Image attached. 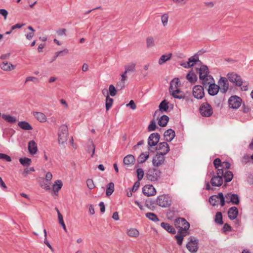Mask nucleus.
Returning a JSON list of instances; mask_svg holds the SVG:
<instances>
[{"label": "nucleus", "instance_id": "obj_21", "mask_svg": "<svg viewBox=\"0 0 253 253\" xmlns=\"http://www.w3.org/2000/svg\"><path fill=\"white\" fill-rule=\"evenodd\" d=\"M159 107V110H157L155 112L154 117H156L157 115H159V114L160 112L167 111L168 110V102L166 100L162 101L160 103Z\"/></svg>", "mask_w": 253, "mask_h": 253}, {"label": "nucleus", "instance_id": "obj_22", "mask_svg": "<svg viewBox=\"0 0 253 253\" xmlns=\"http://www.w3.org/2000/svg\"><path fill=\"white\" fill-rule=\"evenodd\" d=\"M175 131L172 129L166 130L164 134V139L166 141L170 142L175 137Z\"/></svg>", "mask_w": 253, "mask_h": 253}, {"label": "nucleus", "instance_id": "obj_27", "mask_svg": "<svg viewBox=\"0 0 253 253\" xmlns=\"http://www.w3.org/2000/svg\"><path fill=\"white\" fill-rule=\"evenodd\" d=\"M197 62H199L200 64H202V62L199 60V57L197 55H194V56L190 57L188 59V61L187 62V66L191 67L193 66Z\"/></svg>", "mask_w": 253, "mask_h": 253}, {"label": "nucleus", "instance_id": "obj_8", "mask_svg": "<svg viewBox=\"0 0 253 253\" xmlns=\"http://www.w3.org/2000/svg\"><path fill=\"white\" fill-rule=\"evenodd\" d=\"M229 81L235 84L236 85L241 86L243 84V81L241 77L237 74L232 73H228L227 75Z\"/></svg>", "mask_w": 253, "mask_h": 253}, {"label": "nucleus", "instance_id": "obj_29", "mask_svg": "<svg viewBox=\"0 0 253 253\" xmlns=\"http://www.w3.org/2000/svg\"><path fill=\"white\" fill-rule=\"evenodd\" d=\"M161 226L162 228L165 229L166 231L170 233L171 234H175L176 231L175 229L172 226L170 225L169 224L165 222H162L161 224Z\"/></svg>", "mask_w": 253, "mask_h": 253}, {"label": "nucleus", "instance_id": "obj_30", "mask_svg": "<svg viewBox=\"0 0 253 253\" xmlns=\"http://www.w3.org/2000/svg\"><path fill=\"white\" fill-rule=\"evenodd\" d=\"M186 79L189 82L192 84L195 83L197 81V77L192 70L187 74Z\"/></svg>", "mask_w": 253, "mask_h": 253}, {"label": "nucleus", "instance_id": "obj_26", "mask_svg": "<svg viewBox=\"0 0 253 253\" xmlns=\"http://www.w3.org/2000/svg\"><path fill=\"white\" fill-rule=\"evenodd\" d=\"M135 158L132 155H127L126 156L123 161V163L125 165L130 166L134 164Z\"/></svg>", "mask_w": 253, "mask_h": 253}, {"label": "nucleus", "instance_id": "obj_19", "mask_svg": "<svg viewBox=\"0 0 253 253\" xmlns=\"http://www.w3.org/2000/svg\"><path fill=\"white\" fill-rule=\"evenodd\" d=\"M200 80L201 81V84L204 86L206 87L210 84L214 82L213 77L210 74L202 78H199Z\"/></svg>", "mask_w": 253, "mask_h": 253}, {"label": "nucleus", "instance_id": "obj_2", "mask_svg": "<svg viewBox=\"0 0 253 253\" xmlns=\"http://www.w3.org/2000/svg\"><path fill=\"white\" fill-rule=\"evenodd\" d=\"M156 204L162 208H167L171 205V200L167 195H160L157 198Z\"/></svg>", "mask_w": 253, "mask_h": 253}, {"label": "nucleus", "instance_id": "obj_7", "mask_svg": "<svg viewBox=\"0 0 253 253\" xmlns=\"http://www.w3.org/2000/svg\"><path fill=\"white\" fill-rule=\"evenodd\" d=\"M241 98L236 95L232 96L228 99L229 106L233 109H238L241 106Z\"/></svg>", "mask_w": 253, "mask_h": 253}, {"label": "nucleus", "instance_id": "obj_55", "mask_svg": "<svg viewBox=\"0 0 253 253\" xmlns=\"http://www.w3.org/2000/svg\"><path fill=\"white\" fill-rule=\"evenodd\" d=\"M86 184L87 187L90 190L95 187V185L92 179H87L86 180Z\"/></svg>", "mask_w": 253, "mask_h": 253}, {"label": "nucleus", "instance_id": "obj_20", "mask_svg": "<svg viewBox=\"0 0 253 253\" xmlns=\"http://www.w3.org/2000/svg\"><path fill=\"white\" fill-rule=\"evenodd\" d=\"M219 89V86L213 82L209 85L208 92L210 95L214 96L217 94Z\"/></svg>", "mask_w": 253, "mask_h": 253}, {"label": "nucleus", "instance_id": "obj_13", "mask_svg": "<svg viewBox=\"0 0 253 253\" xmlns=\"http://www.w3.org/2000/svg\"><path fill=\"white\" fill-rule=\"evenodd\" d=\"M188 230L183 229H179L177 235L175 236V238L176 239L178 245L181 246L182 245L183 238L189 234Z\"/></svg>", "mask_w": 253, "mask_h": 253}, {"label": "nucleus", "instance_id": "obj_3", "mask_svg": "<svg viewBox=\"0 0 253 253\" xmlns=\"http://www.w3.org/2000/svg\"><path fill=\"white\" fill-rule=\"evenodd\" d=\"M161 171L156 168L150 169L146 173V177L151 181H156L160 178Z\"/></svg>", "mask_w": 253, "mask_h": 253}, {"label": "nucleus", "instance_id": "obj_41", "mask_svg": "<svg viewBox=\"0 0 253 253\" xmlns=\"http://www.w3.org/2000/svg\"><path fill=\"white\" fill-rule=\"evenodd\" d=\"M114 191V184L113 182H110L107 187L106 194L107 196H110Z\"/></svg>", "mask_w": 253, "mask_h": 253}, {"label": "nucleus", "instance_id": "obj_24", "mask_svg": "<svg viewBox=\"0 0 253 253\" xmlns=\"http://www.w3.org/2000/svg\"><path fill=\"white\" fill-rule=\"evenodd\" d=\"M238 214V210L236 207L230 208L228 211V216L230 219H235Z\"/></svg>", "mask_w": 253, "mask_h": 253}, {"label": "nucleus", "instance_id": "obj_36", "mask_svg": "<svg viewBox=\"0 0 253 253\" xmlns=\"http://www.w3.org/2000/svg\"><path fill=\"white\" fill-rule=\"evenodd\" d=\"M171 56H172V54L171 53L167 54V55H166V54L163 55L162 56H161L160 58L159 59V60L158 62L159 64L160 65L163 64L167 61L170 60L171 57Z\"/></svg>", "mask_w": 253, "mask_h": 253}, {"label": "nucleus", "instance_id": "obj_16", "mask_svg": "<svg viewBox=\"0 0 253 253\" xmlns=\"http://www.w3.org/2000/svg\"><path fill=\"white\" fill-rule=\"evenodd\" d=\"M156 150L160 151L159 153L163 155H166L170 150L169 145L165 142L159 143Z\"/></svg>", "mask_w": 253, "mask_h": 253}, {"label": "nucleus", "instance_id": "obj_49", "mask_svg": "<svg viewBox=\"0 0 253 253\" xmlns=\"http://www.w3.org/2000/svg\"><path fill=\"white\" fill-rule=\"evenodd\" d=\"M146 45L147 47H151L155 45V42L153 37H149L147 38Z\"/></svg>", "mask_w": 253, "mask_h": 253}, {"label": "nucleus", "instance_id": "obj_14", "mask_svg": "<svg viewBox=\"0 0 253 253\" xmlns=\"http://www.w3.org/2000/svg\"><path fill=\"white\" fill-rule=\"evenodd\" d=\"M218 85L220 87V91L225 93L227 92L229 87V84L227 79L225 77H221L218 82Z\"/></svg>", "mask_w": 253, "mask_h": 253}, {"label": "nucleus", "instance_id": "obj_37", "mask_svg": "<svg viewBox=\"0 0 253 253\" xmlns=\"http://www.w3.org/2000/svg\"><path fill=\"white\" fill-rule=\"evenodd\" d=\"M223 177L224 178L225 182H229L233 179V174L232 171L226 170Z\"/></svg>", "mask_w": 253, "mask_h": 253}, {"label": "nucleus", "instance_id": "obj_52", "mask_svg": "<svg viewBox=\"0 0 253 253\" xmlns=\"http://www.w3.org/2000/svg\"><path fill=\"white\" fill-rule=\"evenodd\" d=\"M168 19H169V15L168 14L165 13V14H164L162 16L161 21H162V24L164 27L167 25L168 22Z\"/></svg>", "mask_w": 253, "mask_h": 253}, {"label": "nucleus", "instance_id": "obj_57", "mask_svg": "<svg viewBox=\"0 0 253 253\" xmlns=\"http://www.w3.org/2000/svg\"><path fill=\"white\" fill-rule=\"evenodd\" d=\"M218 198H219V200L220 201V205L221 207H223L225 205V197L223 196L222 193L220 192L218 193Z\"/></svg>", "mask_w": 253, "mask_h": 253}, {"label": "nucleus", "instance_id": "obj_61", "mask_svg": "<svg viewBox=\"0 0 253 253\" xmlns=\"http://www.w3.org/2000/svg\"><path fill=\"white\" fill-rule=\"evenodd\" d=\"M35 171V169L33 167H31L30 168H26L24 171H23V175L24 176H26L28 175V174L31 172V171Z\"/></svg>", "mask_w": 253, "mask_h": 253}, {"label": "nucleus", "instance_id": "obj_38", "mask_svg": "<svg viewBox=\"0 0 253 253\" xmlns=\"http://www.w3.org/2000/svg\"><path fill=\"white\" fill-rule=\"evenodd\" d=\"M62 181L60 180H57L53 185V190L55 193H58L59 190L62 188Z\"/></svg>", "mask_w": 253, "mask_h": 253}, {"label": "nucleus", "instance_id": "obj_12", "mask_svg": "<svg viewBox=\"0 0 253 253\" xmlns=\"http://www.w3.org/2000/svg\"><path fill=\"white\" fill-rule=\"evenodd\" d=\"M212 176L211 179V183L213 186L219 187L222 185L223 183V178L220 176L214 175V172L212 171L210 173Z\"/></svg>", "mask_w": 253, "mask_h": 253}, {"label": "nucleus", "instance_id": "obj_31", "mask_svg": "<svg viewBox=\"0 0 253 253\" xmlns=\"http://www.w3.org/2000/svg\"><path fill=\"white\" fill-rule=\"evenodd\" d=\"M34 116L40 122L44 123L46 121V116L42 112H34Z\"/></svg>", "mask_w": 253, "mask_h": 253}, {"label": "nucleus", "instance_id": "obj_32", "mask_svg": "<svg viewBox=\"0 0 253 253\" xmlns=\"http://www.w3.org/2000/svg\"><path fill=\"white\" fill-rule=\"evenodd\" d=\"M180 83L178 78L173 79L170 83L169 90L175 89L178 88Z\"/></svg>", "mask_w": 253, "mask_h": 253}, {"label": "nucleus", "instance_id": "obj_51", "mask_svg": "<svg viewBox=\"0 0 253 253\" xmlns=\"http://www.w3.org/2000/svg\"><path fill=\"white\" fill-rule=\"evenodd\" d=\"M58 220L59 224H61L63 228L64 229V231L65 232H67V230L66 229L65 224L64 223V220H63V217L62 214L60 213H59V217H58Z\"/></svg>", "mask_w": 253, "mask_h": 253}, {"label": "nucleus", "instance_id": "obj_23", "mask_svg": "<svg viewBox=\"0 0 253 253\" xmlns=\"http://www.w3.org/2000/svg\"><path fill=\"white\" fill-rule=\"evenodd\" d=\"M170 94L175 98L182 99L185 97L184 93H183L179 88L175 89L169 90Z\"/></svg>", "mask_w": 253, "mask_h": 253}, {"label": "nucleus", "instance_id": "obj_40", "mask_svg": "<svg viewBox=\"0 0 253 253\" xmlns=\"http://www.w3.org/2000/svg\"><path fill=\"white\" fill-rule=\"evenodd\" d=\"M219 199L218 194L217 195H212L209 198V202L213 206H215Z\"/></svg>", "mask_w": 253, "mask_h": 253}, {"label": "nucleus", "instance_id": "obj_1", "mask_svg": "<svg viewBox=\"0 0 253 253\" xmlns=\"http://www.w3.org/2000/svg\"><path fill=\"white\" fill-rule=\"evenodd\" d=\"M69 132L68 127L65 125H61L58 130V142L59 145H64L68 140Z\"/></svg>", "mask_w": 253, "mask_h": 253}, {"label": "nucleus", "instance_id": "obj_62", "mask_svg": "<svg viewBox=\"0 0 253 253\" xmlns=\"http://www.w3.org/2000/svg\"><path fill=\"white\" fill-rule=\"evenodd\" d=\"M69 51L67 49H64V50L60 51H57L55 53V54H57V56H63L67 54L68 53Z\"/></svg>", "mask_w": 253, "mask_h": 253}, {"label": "nucleus", "instance_id": "obj_6", "mask_svg": "<svg viewBox=\"0 0 253 253\" xmlns=\"http://www.w3.org/2000/svg\"><path fill=\"white\" fill-rule=\"evenodd\" d=\"M174 224L176 227L179 228V229H183L184 230H189L190 224L186 220L182 217H179L175 219Z\"/></svg>", "mask_w": 253, "mask_h": 253}, {"label": "nucleus", "instance_id": "obj_43", "mask_svg": "<svg viewBox=\"0 0 253 253\" xmlns=\"http://www.w3.org/2000/svg\"><path fill=\"white\" fill-rule=\"evenodd\" d=\"M135 64L131 63L130 64L125 66V72L127 73L129 72H134L135 70Z\"/></svg>", "mask_w": 253, "mask_h": 253}, {"label": "nucleus", "instance_id": "obj_42", "mask_svg": "<svg viewBox=\"0 0 253 253\" xmlns=\"http://www.w3.org/2000/svg\"><path fill=\"white\" fill-rule=\"evenodd\" d=\"M127 235L132 237H137L139 236V231L135 228H131L127 231Z\"/></svg>", "mask_w": 253, "mask_h": 253}, {"label": "nucleus", "instance_id": "obj_44", "mask_svg": "<svg viewBox=\"0 0 253 253\" xmlns=\"http://www.w3.org/2000/svg\"><path fill=\"white\" fill-rule=\"evenodd\" d=\"M146 216L150 220L154 221L157 222L159 221V219L156 214L152 212H147L146 213Z\"/></svg>", "mask_w": 253, "mask_h": 253}, {"label": "nucleus", "instance_id": "obj_18", "mask_svg": "<svg viewBox=\"0 0 253 253\" xmlns=\"http://www.w3.org/2000/svg\"><path fill=\"white\" fill-rule=\"evenodd\" d=\"M196 71L199 74V78H202L210 74L208 67L205 65H201L200 67L196 68Z\"/></svg>", "mask_w": 253, "mask_h": 253}, {"label": "nucleus", "instance_id": "obj_58", "mask_svg": "<svg viewBox=\"0 0 253 253\" xmlns=\"http://www.w3.org/2000/svg\"><path fill=\"white\" fill-rule=\"evenodd\" d=\"M156 125L155 122H154V121H151L150 124L149 125V126L148 127V131H154L156 129Z\"/></svg>", "mask_w": 253, "mask_h": 253}, {"label": "nucleus", "instance_id": "obj_9", "mask_svg": "<svg viewBox=\"0 0 253 253\" xmlns=\"http://www.w3.org/2000/svg\"><path fill=\"white\" fill-rule=\"evenodd\" d=\"M193 95L197 99L203 98L205 95L203 87L200 85L194 86L193 88Z\"/></svg>", "mask_w": 253, "mask_h": 253}, {"label": "nucleus", "instance_id": "obj_28", "mask_svg": "<svg viewBox=\"0 0 253 253\" xmlns=\"http://www.w3.org/2000/svg\"><path fill=\"white\" fill-rule=\"evenodd\" d=\"M28 150L31 154H36L38 151L36 142L34 140L30 141L28 143Z\"/></svg>", "mask_w": 253, "mask_h": 253}, {"label": "nucleus", "instance_id": "obj_54", "mask_svg": "<svg viewBox=\"0 0 253 253\" xmlns=\"http://www.w3.org/2000/svg\"><path fill=\"white\" fill-rule=\"evenodd\" d=\"M30 81L34 82L35 83H38L39 82V80L37 78L32 76H29L26 79L25 83L26 84V83Z\"/></svg>", "mask_w": 253, "mask_h": 253}, {"label": "nucleus", "instance_id": "obj_45", "mask_svg": "<svg viewBox=\"0 0 253 253\" xmlns=\"http://www.w3.org/2000/svg\"><path fill=\"white\" fill-rule=\"evenodd\" d=\"M19 162L21 165L25 167L30 165L32 162V160L30 158L25 157L23 158H20L19 159Z\"/></svg>", "mask_w": 253, "mask_h": 253}, {"label": "nucleus", "instance_id": "obj_15", "mask_svg": "<svg viewBox=\"0 0 253 253\" xmlns=\"http://www.w3.org/2000/svg\"><path fill=\"white\" fill-rule=\"evenodd\" d=\"M143 194L147 197L154 196L156 194V190L152 185H146L142 189Z\"/></svg>", "mask_w": 253, "mask_h": 253}, {"label": "nucleus", "instance_id": "obj_17", "mask_svg": "<svg viewBox=\"0 0 253 253\" xmlns=\"http://www.w3.org/2000/svg\"><path fill=\"white\" fill-rule=\"evenodd\" d=\"M225 197L226 198L227 203L231 202L235 205H238L239 204V198L237 194L228 193L225 195Z\"/></svg>", "mask_w": 253, "mask_h": 253}, {"label": "nucleus", "instance_id": "obj_4", "mask_svg": "<svg viewBox=\"0 0 253 253\" xmlns=\"http://www.w3.org/2000/svg\"><path fill=\"white\" fill-rule=\"evenodd\" d=\"M199 111L201 115L205 117H209L213 114L211 106L207 102H205L201 104Z\"/></svg>", "mask_w": 253, "mask_h": 253}, {"label": "nucleus", "instance_id": "obj_34", "mask_svg": "<svg viewBox=\"0 0 253 253\" xmlns=\"http://www.w3.org/2000/svg\"><path fill=\"white\" fill-rule=\"evenodd\" d=\"M18 125L24 130H30L33 129L32 126L28 123L25 121L19 122Z\"/></svg>", "mask_w": 253, "mask_h": 253}, {"label": "nucleus", "instance_id": "obj_39", "mask_svg": "<svg viewBox=\"0 0 253 253\" xmlns=\"http://www.w3.org/2000/svg\"><path fill=\"white\" fill-rule=\"evenodd\" d=\"M1 116L2 118L8 123H14L16 122V118L9 115L2 114Z\"/></svg>", "mask_w": 253, "mask_h": 253}, {"label": "nucleus", "instance_id": "obj_63", "mask_svg": "<svg viewBox=\"0 0 253 253\" xmlns=\"http://www.w3.org/2000/svg\"><path fill=\"white\" fill-rule=\"evenodd\" d=\"M139 186H140L139 182L138 181H136L134 183V185H133V187H132V188L131 189V191L133 192H135L137 190V189L138 188Z\"/></svg>", "mask_w": 253, "mask_h": 253}, {"label": "nucleus", "instance_id": "obj_53", "mask_svg": "<svg viewBox=\"0 0 253 253\" xmlns=\"http://www.w3.org/2000/svg\"><path fill=\"white\" fill-rule=\"evenodd\" d=\"M138 180H141L144 176V171L143 169L139 168L136 170Z\"/></svg>", "mask_w": 253, "mask_h": 253}, {"label": "nucleus", "instance_id": "obj_33", "mask_svg": "<svg viewBox=\"0 0 253 253\" xmlns=\"http://www.w3.org/2000/svg\"><path fill=\"white\" fill-rule=\"evenodd\" d=\"M169 120V118L167 115H163L160 118L158 121V124L160 126L164 127L166 126L167 125L168 121Z\"/></svg>", "mask_w": 253, "mask_h": 253}, {"label": "nucleus", "instance_id": "obj_25", "mask_svg": "<svg viewBox=\"0 0 253 253\" xmlns=\"http://www.w3.org/2000/svg\"><path fill=\"white\" fill-rule=\"evenodd\" d=\"M0 67L2 70L5 71H10L15 68V66L14 65L6 61H3L0 65Z\"/></svg>", "mask_w": 253, "mask_h": 253}, {"label": "nucleus", "instance_id": "obj_46", "mask_svg": "<svg viewBox=\"0 0 253 253\" xmlns=\"http://www.w3.org/2000/svg\"><path fill=\"white\" fill-rule=\"evenodd\" d=\"M214 221L218 224L221 225L223 223L222 221V213L220 212H217L216 213Z\"/></svg>", "mask_w": 253, "mask_h": 253}, {"label": "nucleus", "instance_id": "obj_47", "mask_svg": "<svg viewBox=\"0 0 253 253\" xmlns=\"http://www.w3.org/2000/svg\"><path fill=\"white\" fill-rule=\"evenodd\" d=\"M113 99L111 98H110L109 96H108V97H106V109L107 111L109 110L113 104Z\"/></svg>", "mask_w": 253, "mask_h": 253}, {"label": "nucleus", "instance_id": "obj_50", "mask_svg": "<svg viewBox=\"0 0 253 253\" xmlns=\"http://www.w3.org/2000/svg\"><path fill=\"white\" fill-rule=\"evenodd\" d=\"M117 92V89L115 88V87L113 85L111 84L109 87V93L112 96H114L116 95Z\"/></svg>", "mask_w": 253, "mask_h": 253}, {"label": "nucleus", "instance_id": "obj_60", "mask_svg": "<svg viewBox=\"0 0 253 253\" xmlns=\"http://www.w3.org/2000/svg\"><path fill=\"white\" fill-rule=\"evenodd\" d=\"M213 165L216 169H218L219 167H221L222 163L220 159L219 158L215 159L213 161Z\"/></svg>", "mask_w": 253, "mask_h": 253}, {"label": "nucleus", "instance_id": "obj_5", "mask_svg": "<svg viewBox=\"0 0 253 253\" xmlns=\"http://www.w3.org/2000/svg\"><path fill=\"white\" fill-rule=\"evenodd\" d=\"M188 240L189 242L186 245L187 249L192 253H196L198 249V240L194 239L193 237H190Z\"/></svg>", "mask_w": 253, "mask_h": 253}, {"label": "nucleus", "instance_id": "obj_64", "mask_svg": "<svg viewBox=\"0 0 253 253\" xmlns=\"http://www.w3.org/2000/svg\"><path fill=\"white\" fill-rule=\"evenodd\" d=\"M67 30L65 28L60 29L57 31V34L60 36L66 35V32Z\"/></svg>", "mask_w": 253, "mask_h": 253}, {"label": "nucleus", "instance_id": "obj_59", "mask_svg": "<svg viewBox=\"0 0 253 253\" xmlns=\"http://www.w3.org/2000/svg\"><path fill=\"white\" fill-rule=\"evenodd\" d=\"M0 159L4 160L7 162H11V158L6 154L0 153Z\"/></svg>", "mask_w": 253, "mask_h": 253}, {"label": "nucleus", "instance_id": "obj_11", "mask_svg": "<svg viewBox=\"0 0 253 253\" xmlns=\"http://www.w3.org/2000/svg\"><path fill=\"white\" fill-rule=\"evenodd\" d=\"M160 138V135L158 133L155 132L150 134L148 139V145L150 147L156 146Z\"/></svg>", "mask_w": 253, "mask_h": 253}, {"label": "nucleus", "instance_id": "obj_35", "mask_svg": "<svg viewBox=\"0 0 253 253\" xmlns=\"http://www.w3.org/2000/svg\"><path fill=\"white\" fill-rule=\"evenodd\" d=\"M149 152L142 153L138 158L137 161L139 163H143L149 158Z\"/></svg>", "mask_w": 253, "mask_h": 253}, {"label": "nucleus", "instance_id": "obj_10", "mask_svg": "<svg viewBox=\"0 0 253 253\" xmlns=\"http://www.w3.org/2000/svg\"><path fill=\"white\" fill-rule=\"evenodd\" d=\"M163 155L160 153H157L153 158L152 160L153 165L155 167H159L163 165L165 163V157Z\"/></svg>", "mask_w": 253, "mask_h": 253}, {"label": "nucleus", "instance_id": "obj_56", "mask_svg": "<svg viewBox=\"0 0 253 253\" xmlns=\"http://www.w3.org/2000/svg\"><path fill=\"white\" fill-rule=\"evenodd\" d=\"M116 86L118 90H122L125 87V82L120 80L117 83Z\"/></svg>", "mask_w": 253, "mask_h": 253}, {"label": "nucleus", "instance_id": "obj_48", "mask_svg": "<svg viewBox=\"0 0 253 253\" xmlns=\"http://www.w3.org/2000/svg\"><path fill=\"white\" fill-rule=\"evenodd\" d=\"M95 147L93 143V141L92 140L90 141L89 144L88 146V149L87 151L89 153L90 151H92V154H91V157H92L94 154L95 153Z\"/></svg>", "mask_w": 253, "mask_h": 253}]
</instances>
